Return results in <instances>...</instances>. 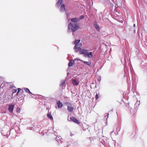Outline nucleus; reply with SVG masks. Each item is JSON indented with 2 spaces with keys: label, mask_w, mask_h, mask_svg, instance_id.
I'll list each match as a JSON object with an SVG mask.
<instances>
[{
  "label": "nucleus",
  "mask_w": 147,
  "mask_h": 147,
  "mask_svg": "<svg viewBox=\"0 0 147 147\" xmlns=\"http://www.w3.org/2000/svg\"><path fill=\"white\" fill-rule=\"evenodd\" d=\"M98 97V95L97 94H96L95 96V98L96 100H97Z\"/></svg>",
  "instance_id": "obj_29"
},
{
  "label": "nucleus",
  "mask_w": 147,
  "mask_h": 147,
  "mask_svg": "<svg viewBox=\"0 0 147 147\" xmlns=\"http://www.w3.org/2000/svg\"><path fill=\"white\" fill-rule=\"evenodd\" d=\"M135 29V28H134V33H135L136 32V30Z\"/></svg>",
  "instance_id": "obj_32"
},
{
  "label": "nucleus",
  "mask_w": 147,
  "mask_h": 147,
  "mask_svg": "<svg viewBox=\"0 0 147 147\" xmlns=\"http://www.w3.org/2000/svg\"><path fill=\"white\" fill-rule=\"evenodd\" d=\"M121 124L120 123H119L116 128V130L117 132H119L121 129ZM117 134H118V133H117Z\"/></svg>",
  "instance_id": "obj_11"
},
{
  "label": "nucleus",
  "mask_w": 147,
  "mask_h": 147,
  "mask_svg": "<svg viewBox=\"0 0 147 147\" xmlns=\"http://www.w3.org/2000/svg\"><path fill=\"white\" fill-rule=\"evenodd\" d=\"M65 83V81L64 80H62L61 81V84L60 85V86H63V85Z\"/></svg>",
  "instance_id": "obj_21"
},
{
  "label": "nucleus",
  "mask_w": 147,
  "mask_h": 147,
  "mask_svg": "<svg viewBox=\"0 0 147 147\" xmlns=\"http://www.w3.org/2000/svg\"><path fill=\"white\" fill-rule=\"evenodd\" d=\"M62 2L63 0H59L56 4V6L58 8L59 7Z\"/></svg>",
  "instance_id": "obj_9"
},
{
  "label": "nucleus",
  "mask_w": 147,
  "mask_h": 147,
  "mask_svg": "<svg viewBox=\"0 0 147 147\" xmlns=\"http://www.w3.org/2000/svg\"><path fill=\"white\" fill-rule=\"evenodd\" d=\"M113 132V131H111L110 133V134H111V135L112 134Z\"/></svg>",
  "instance_id": "obj_33"
},
{
  "label": "nucleus",
  "mask_w": 147,
  "mask_h": 147,
  "mask_svg": "<svg viewBox=\"0 0 147 147\" xmlns=\"http://www.w3.org/2000/svg\"><path fill=\"white\" fill-rule=\"evenodd\" d=\"M80 41V40H75L74 44L75 45L74 47V48H76V47L77 46V45L79 44Z\"/></svg>",
  "instance_id": "obj_15"
},
{
  "label": "nucleus",
  "mask_w": 147,
  "mask_h": 147,
  "mask_svg": "<svg viewBox=\"0 0 147 147\" xmlns=\"http://www.w3.org/2000/svg\"><path fill=\"white\" fill-rule=\"evenodd\" d=\"M140 102H136L135 104V106L136 107H137V106H138L140 105Z\"/></svg>",
  "instance_id": "obj_25"
},
{
  "label": "nucleus",
  "mask_w": 147,
  "mask_h": 147,
  "mask_svg": "<svg viewBox=\"0 0 147 147\" xmlns=\"http://www.w3.org/2000/svg\"><path fill=\"white\" fill-rule=\"evenodd\" d=\"M20 111V109L19 107H18L16 109V112L17 113H19Z\"/></svg>",
  "instance_id": "obj_24"
},
{
  "label": "nucleus",
  "mask_w": 147,
  "mask_h": 147,
  "mask_svg": "<svg viewBox=\"0 0 147 147\" xmlns=\"http://www.w3.org/2000/svg\"><path fill=\"white\" fill-rule=\"evenodd\" d=\"M67 109L70 112H71L73 111L74 108L72 106V105L71 106H67Z\"/></svg>",
  "instance_id": "obj_8"
},
{
  "label": "nucleus",
  "mask_w": 147,
  "mask_h": 147,
  "mask_svg": "<svg viewBox=\"0 0 147 147\" xmlns=\"http://www.w3.org/2000/svg\"><path fill=\"white\" fill-rule=\"evenodd\" d=\"M114 142H114L115 143L116 142V141H114Z\"/></svg>",
  "instance_id": "obj_36"
},
{
  "label": "nucleus",
  "mask_w": 147,
  "mask_h": 147,
  "mask_svg": "<svg viewBox=\"0 0 147 147\" xmlns=\"http://www.w3.org/2000/svg\"><path fill=\"white\" fill-rule=\"evenodd\" d=\"M94 26L98 31H100L99 26L97 24L96 22H94Z\"/></svg>",
  "instance_id": "obj_6"
},
{
  "label": "nucleus",
  "mask_w": 147,
  "mask_h": 147,
  "mask_svg": "<svg viewBox=\"0 0 147 147\" xmlns=\"http://www.w3.org/2000/svg\"><path fill=\"white\" fill-rule=\"evenodd\" d=\"M87 57L89 58L92 59L93 57L92 53V52L88 53Z\"/></svg>",
  "instance_id": "obj_17"
},
{
  "label": "nucleus",
  "mask_w": 147,
  "mask_h": 147,
  "mask_svg": "<svg viewBox=\"0 0 147 147\" xmlns=\"http://www.w3.org/2000/svg\"><path fill=\"white\" fill-rule=\"evenodd\" d=\"M72 83L74 86H77L79 84V82L77 81L75 79L72 80Z\"/></svg>",
  "instance_id": "obj_12"
},
{
  "label": "nucleus",
  "mask_w": 147,
  "mask_h": 147,
  "mask_svg": "<svg viewBox=\"0 0 147 147\" xmlns=\"http://www.w3.org/2000/svg\"><path fill=\"white\" fill-rule=\"evenodd\" d=\"M65 9V5L63 3L61 4L60 8V10L61 11H64Z\"/></svg>",
  "instance_id": "obj_13"
},
{
  "label": "nucleus",
  "mask_w": 147,
  "mask_h": 147,
  "mask_svg": "<svg viewBox=\"0 0 147 147\" xmlns=\"http://www.w3.org/2000/svg\"><path fill=\"white\" fill-rule=\"evenodd\" d=\"M81 61L83 62V63L85 65H88L90 67H91L92 66V63L90 61H85L83 60H81Z\"/></svg>",
  "instance_id": "obj_7"
},
{
  "label": "nucleus",
  "mask_w": 147,
  "mask_h": 147,
  "mask_svg": "<svg viewBox=\"0 0 147 147\" xmlns=\"http://www.w3.org/2000/svg\"><path fill=\"white\" fill-rule=\"evenodd\" d=\"M47 117L48 118L50 119H51V120H52L53 119V117L51 115V113H49L47 114Z\"/></svg>",
  "instance_id": "obj_20"
},
{
  "label": "nucleus",
  "mask_w": 147,
  "mask_h": 147,
  "mask_svg": "<svg viewBox=\"0 0 147 147\" xmlns=\"http://www.w3.org/2000/svg\"><path fill=\"white\" fill-rule=\"evenodd\" d=\"M74 63V61H70L68 63V66L69 67H71L73 66V64Z\"/></svg>",
  "instance_id": "obj_19"
},
{
  "label": "nucleus",
  "mask_w": 147,
  "mask_h": 147,
  "mask_svg": "<svg viewBox=\"0 0 147 147\" xmlns=\"http://www.w3.org/2000/svg\"><path fill=\"white\" fill-rule=\"evenodd\" d=\"M144 72L146 74H147V68H145V69L144 70Z\"/></svg>",
  "instance_id": "obj_27"
},
{
  "label": "nucleus",
  "mask_w": 147,
  "mask_h": 147,
  "mask_svg": "<svg viewBox=\"0 0 147 147\" xmlns=\"http://www.w3.org/2000/svg\"><path fill=\"white\" fill-rule=\"evenodd\" d=\"M109 113H107V115L105 116V117H107V118L108 117V116H109Z\"/></svg>",
  "instance_id": "obj_31"
},
{
  "label": "nucleus",
  "mask_w": 147,
  "mask_h": 147,
  "mask_svg": "<svg viewBox=\"0 0 147 147\" xmlns=\"http://www.w3.org/2000/svg\"><path fill=\"white\" fill-rule=\"evenodd\" d=\"M18 92H17V93H16V95H18Z\"/></svg>",
  "instance_id": "obj_34"
},
{
  "label": "nucleus",
  "mask_w": 147,
  "mask_h": 147,
  "mask_svg": "<svg viewBox=\"0 0 147 147\" xmlns=\"http://www.w3.org/2000/svg\"><path fill=\"white\" fill-rule=\"evenodd\" d=\"M65 104L66 105H67V106H71V104L69 102H67L65 103Z\"/></svg>",
  "instance_id": "obj_22"
},
{
  "label": "nucleus",
  "mask_w": 147,
  "mask_h": 147,
  "mask_svg": "<svg viewBox=\"0 0 147 147\" xmlns=\"http://www.w3.org/2000/svg\"><path fill=\"white\" fill-rule=\"evenodd\" d=\"M55 140H57L58 142V144H61L62 142V141H61V138L60 137H58V138L56 137L55 138Z\"/></svg>",
  "instance_id": "obj_16"
},
{
  "label": "nucleus",
  "mask_w": 147,
  "mask_h": 147,
  "mask_svg": "<svg viewBox=\"0 0 147 147\" xmlns=\"http://www.w3.org/2000/svg\"><path fill=\"white\" fill-rule=\"evenodd\" d=\"M79 19L76 18L71 19V20L73 23L70 22L68 25V32H72L73 35H74L73 32L78 30L79 28L78 24L76 23L79 21Z\"/></svg>",
  "instance_id": "obj_1"
},
{
  "label": "nucleus",
  "mask_w": 147,
  "mask_h": 147,
  "mask_svg": "<svg viewBox=\"0 0 147 147\" xmlns=\"http://www.w3.org/2000/svg\"><path fill=\"white\" fill-rule=\"evenodd\" d=\"M88 54V51H87L86 53L84 54V56L85 57H87Z\"/></svg>",
  "instance_id": "obj_28"
},
{
  "label": "nucleus",
  "mask_w": 147,
  "mask_h": 147,
  "mask_svg": "<svg viewBox=\"0 0 147 147\" xmlns=\"http://www.w3.org/2000/svg\"><path fill=\"white\" fill-rule=\"evenodd\" d=\"M30 129V130H31V129Z\"/></svg>",
  "instance_id": "obj_38"
},
{
  "label": "nucleus",
  "mask_w": 147,
  "mask_h": 147,
  "mask_svg": "<svg viewBox=\"0 0 147 147\" xmlns=\"http://www.w3.org/2000/svg\"><path fill=\"white\" fill-rule=\"evenodd\" d=\"M70 119L72 121L77 124H79L80 123L79 121L74 117H71Z\"/></svg>",
  "instance_id": "obj_5"
},
{
  "label": "nucleus",
  "mask_w": 147,
  "mask_h": 147,
  "mask_svg": "<svg viewBox=\"0 0 147 147\" xmlns=\"http://www.w3.org/2000/svg\"><path fill=\"white\" fill-rule=\"evenodd\" d=\"M14 105H9L8 110L10 112L12 113L13 110Z\"/></svg>",
  "instance_id": "obj_4"
},
{
  "label": "nucleus",
  "mask_w": 147,
  "mask_h": 147,
  "mask_svg": "<svg viewBox=\"0 0 147 147\" xmlns=\"http://www.w3.org/2000/svg\"><path fill=\"white\" fill-rule=\"evenodd\" d=\"M24 90L26 92L31 94L32 95L33 94L31 92H30V90L28 88H24Z\"/></svg>",
  "instance_id": "obj_18"
},
{
  "label": "nucleus",
  "mask_w": 147,
  "mask_h": 147,
  "mask_svg": "<svg viewBox=\"0 0 147 147\" xmlns=\"http://www.w3.org/2000/svg\"><path fill=\"white\" fill-rule=\"evenodd\" d=\"M82 45L81 43H80L77 45V46L76 47V48H74L75 51L76 53L78 52L81 49V47L82 46Z\"/></svg>",
  "instance_id": "obj_3"
},
{
  "label": "nucleus",
  "mask_w": 147,
  "mask_h": 147,
  "mask_svg": "<svg viewBox=\"0 0 147 147\" xmlns=\"http://www.w3.org/2000/svg\"><path fill=\"white\" fill-rule=\"evenodd\" d=\"M76 60V59H75L74 60Z\"/></svg>",
  "instance_id": "obj_37"
},
{
  "label": "nucleus",
  "mask_w": 147,
  "mask_h": 147,
  "mask_svg": "<svg viewBox=\"0 0 147 147\" xmlns=\"http://www.w3.org/2000/svg\"><path fill=\"white\" fill-rule=\"evenodd\" d=\"M79 51L80 53L81 54H85L86 53L87 51H88L87 50L84 49H82L80 50Z\"/></svg>",
  "instance_id": "obj_10"
},
{
  "label": "nucleus",
  "mask_w": 147,
  "mask_h": 147,
  "mask_svg": "<svg viewBox=\"0 0 147 147\" xmlns=\"http://www.w3.org/2000/svg\"><path fill=\"white\" fill-rule=\"evenodd\" d=\"M57 105L59 108H62L63 106L62 103L59 100L57 102Z\"/></svg>",
  "instance_id": "obj_14"
},
{
  "label": "nucleus",
  "mask_w": 147,
  "mask_h": 147,
  "mask_svg": "<svg viewBox=\"0 0 147 147\" xmlns=\"http://www.w3.org/2000/svg\"><path fill=\"white\" fill-rule=\"evenodd\" d=\"M17 91V90L16 89H13L12 90V92H13V94H14Z\"/></svg>",
  "instance_id": "obj_26"
},
{
  "label": "nucleus",
  "mask_w": 147,
  "mask_h": 147,
  "mask_svg": "<svg viewBox=\"0 0 147 147\" xmlns=\"http://www.w3.org/2000/svg\"><path fill=\"white\" fill-rule=\"evenodd\" d=\"M133 26L134 27H135V24H134Z\"/></svg>",
  "instance_id": "obj_35"
},
{
  "label": "nucleus",
  "mask_w": 147,
  "mask_h": 147,
  "mask_svg": "<svg viewBox=\"0 0 147 147\" xmlns=\"http://www.w3.org/2000/svg\"><path fill=\"white\" fill-rule=\"evenodd\" d=\"M18 93H19L20 92L21 90V89L20 88H18Z\"/></svg>",
  "instance_id": "obj_30"
},
{
  "label": "nucleus",
  "mask_w": 147,
  "mask_h": 147,
  "mask_svg": "<svg viewBox=\"0 0 147 147\" xmlns=\"http://www.w3.org/2000/svg\"><path fill=\"white\" fill-rule=\"evenodd\" d=\"M84 18V15L81 16L80 18H79L78 20H80L83 19Z\"/></svg>",
  "instance_id": "obj_23"
},
{
  "label": "nucleus",
  "mask_w": 147,
  "mask_h": 147,
  "mask_svg": "<svg viewBox=\"0 0 147 147\" xmlns=\"http://www.w3.org/2000/svg\"><path fill=\"white\" fill-rule=\"evenodd\" d=\"M1 133L2 135L7 137L10 135V131L8 129L4 128L1 130Z\"/></svg>",
  "instance_id": "obj_2"
}]
</instances>
